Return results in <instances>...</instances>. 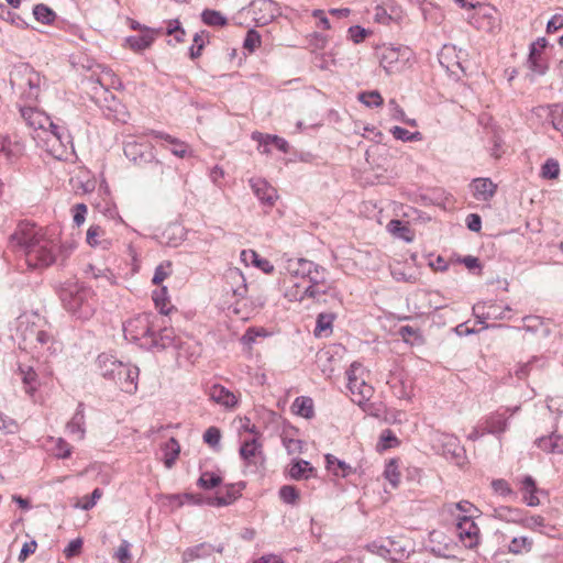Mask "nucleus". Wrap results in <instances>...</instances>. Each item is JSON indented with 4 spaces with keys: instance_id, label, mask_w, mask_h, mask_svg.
Segmentation results:
<instances>
[{
    "instance_id": "1",
    "label": "nucleus",
    "mask_w": 563,
    "mask_h": 563,
    "mask_svg": "<svg viewBox=\"0 0 563 563\" xmlns=\"http://www.w3.org/2000/svg\"><path fill=\"white\" fill-rule=\"evenodd\" d=\"M10 242L24 253L30 268H46L56 261L57 244L34 223L21 222L10 236Z\"/></svg>"
},
{
    "instance_id": "2",
    "label": "nucleus",
    "mask_w": 563,
    "mask_h": 563,
    "mask_svg": "<svg viewBox=\"0 0 563 563\" xmlns=\"http://www.w3.org/2000/svg\"><path fill=\"white\" fill-rule=\"evenodd\" d=\"M63 307L80 320L90 319L96 310L95 292L78 282L68 280L58 289Z\"/></svg>"
},
{
    "instance_id": "3",
    "label": "nucleus",
    "mask_w": 563,
    "mask_h": 563,
    "mask_svg": "<svg viewBox=\"0 0 563 563\" xmlns=\"http://www.w3.org/2000/svg\"><path fill=\"white\" fill-rule=\"evenodd\" d=\"M97 367L102 377L114 382L118 387L128 394L137 389L139 367L117 360L113 355L101 353L97 357Z\"/></svg>"
},
{
    "instance_id": "4",
    "label": "nucleus",
    "mask_w": 563,
    "mask_h": 563,
    "mask_svg": "<svg viewBox=\"0 0 563 563\" xmlns=\"http://www.w3.org/2000/svg\"><path fill=\"white\" fill-rule=\"evenodd\" d=\"M369 372L360 362H353L346 369L347 388L353 401L362 407L367 415H373V402H369L374 388L366 382Z\"/></svg>"
},
{
    "instance_id": "5",
    "label": "nucleus",
    "mask_w": 563,
    "mask_h": 563,
    "mask_svg": "<svg viewBox=\"0 0 563 563\" xmlns=\"http://www.w3.org/2000/svg\"><path fill=\"white\" fill-rule=\"evenodd\" d=\"M11 84L24 88L22 98L26 101H37L42 87L46 86V79L29 65H22L11 76Z\"/></svg>"
},
{
    "instance_id": "6",
    "label": "nucleus",
    "mask_w": 563,
    "mask_h": 563,
    "mask_svg": "<svg viewBox=\"0 0 563 563\" xmlns=\"http://www.w3.org/2000/svg\"><path fill=\"white\" fill-rule=\"evenodd\" d=\"M412 56L411 48L405 45H384L378 52L380 66L387 74L399 73L405 69Z\"/></svg>"
},
{
    "instance_id": "7",
    "label": "nucleus",
    "mask_w": 563,
    "mask_h": 563,
    "mask_svg": "<svg viewBox=\"0 0 563 563\" xmlns=\"http://www.w3.org/2000/svg\"><path fill=\"white\" fill-rule=\"evenodd\" d=\"M285 269L292 277L307 278L313 284H325V268L307 258H288Z\"/></svg>"
},
{
    "instance_id": "8",
    "label": "nucleus",
    "mask_w": 563,
    "mask_h": 563,
    "mask_svg": "<svg viewBox=\"0 0 563 563\" xmlns=\"http://www.w3.org/2000/svg\"><path fill=\"white\" fill-rule=\"evenodd\" d=\"M153 330L151 314L147 313L139 314L123 323L124 338L131 342L140 343L141 346H148Z\"/></svg>"
},
{
    "instance_id": "9",
    "label": "nucleus",
    "mask_w": 563,
    "mask_h": 563,
    "mask_svg": "<svg viewBox=\"0 0 563 563\" xmlns=\"http://www.w3.org/2000/svg\"><path fill=\"white\" fill-rule=\"evenodd\" d=\"M456 534L467 549H475L479 543L481 530L471 519V516H459L456 518Z\"/></svg>"
},
{
    "instance_id": "10",
    "label": "nucleus",
    "mask_w": 563,
    "mask_h": 563,
    "mask_svg": "<svg viewBox=\"0 0 563 563\" xmlns=\"http://www.w3.org/2000/svg\"><path fill=\"white\" fill-rule=\"evenodd\" d=\"M251 8L257 26L267 25L282 15L279 4L273 0H254Z\"/></svg>"
},
{
    "instance_id": "11",
    "label": "nucleus",
    "mask_w": 563,
    "mask_h": 563,
    "mask_svg": "<svg viewBox=\"0 0 563 563\" xmlns=\"http://www.w3.org/2000/svg\"><path fill=\"white\" fill-rule=\"evenodd\" d=\"M124 155L134 165L143 167L144 164L153 158L154 147L147 142L129 141L124 145Z\"/></svg>"
},
{
    "instance_id": "12",
    "label": "nucleus",
    "mask_w": 563,
    "mask_h": 563,
    "mask_svg": "<svg viewBox=\"0 0 563 563\" xmlns=\"http://www.w3.org/2000/svg\"><path fill=\"white\" fill-rule=\"evenodd\" d=\"M433 446L446 459L455 461L457 464L463 459L464 449L460 444V440L452 434H441L433 440Z\"/></svg>"
},
{
    "instance_id": "13",
    "label": "nucleus",
    "mask_w": 563,
    "mask_h": 563,
    "mask_svg": "<svg viewBox=\"0 0 563 563\" xmlns=\"http://www.w3.org/2000/svg\"><path fill=\"white\" fill-rule=\"evenodd\" d=\"M263 445L257 439L244 441L240 448V456L246 466H253L257 470L265 463V455L262 450Z\"/></svg>"
},
{
    "instance_id": "14",
    "label": "nucleus",
    "mask_w": 563,
    "mask_h": 563,
    "mask_svg": "<svg viewBox=\"0 0 563 563\" xmlns=\"http://www.w3.org/2000/svg\"><path fill=\"white\" fill-rule=\"evenodd\" d=\"M224 291L231 292L236 301L243 299L247 294V286L243 273L234 267L229 268L224 274Z\"/></svg>"
},
{
    "instance_id": "15",
    "label": "nucleus",
    "mask_w": 563,
    "mask_h": 563,
    "mask_svg": "<svg viewBox=\"0 0 563 563\" xmlns=\"http://www.w3.org/2000/svg\"><path fill=\"white\" fill-rule=\"evenodd\" d=\"M29 350L47 358L56 354L58 344L49 331L42 329L41 332L36 333V338Z\"/></svg>"
},
{
    "instance_id": "16",
    "label": "nucleus",
    "mask_w": 563,
    "mask_h": 563,
    "mask_svg": "<svg viewBox=\"0 0 563 563\" xmlns=\"http://www.w3.org/2000/svg\"><path fill=\"white\" fill-rule=\"evenodd\" d=\"M20 113L26 125L34 130L46 131L47 124H51V118L35 107H21Z\"/></svg>"
},
{
    "instance_id": "17",
    "label": "nucleus",
    "mask_w": 563,
    "mask_h": 563,
    "mask_svg": "<svg viewBox=\"0 0 563 563\" xmlns=\"http://www.w3.org/2000/svg\"><path fill=\"white\" fill-rule=\"evenodd\" d=\"M470 187L474 198L479 201H489L497 191V185L490 178H475Z\"/></svg>"
},
{
    "instance_id": "18",
    "label": "nucleus",
    "mask_w": 563,
    "mask_h": 563,
    "mask_svg": "<svg viewBox=\"0 0 563 563\" xmlns=\"http://www.w3.org/2000/svg\"><path fill=\"white\" fill-rule=\"evenodd\" d=\"M251 188L253 189L254 195L261 200L262 203L267 206H273L277 194L274 187H272L265 179L263 178H252L250 179Z\"/></svg>"
},
{
    "instance_id": "19",
    "label": "nucleus",
    "mask_w": 563,
    "mask_h": 563,
    "mask_svg": "<svg viewBox=\"0 0 563 563\" xmlns=\"http://www.w3.org/2000/svg\"><path fill=\"white\" fill-rule=\"evenodd\" d=\"M161 33L159 30L144 27L143 33L139 35L128 36L125 38L126 45L134 52H141L148 48L155 41V36Z\"/></svg>"
},
{
    "instance_id": "20",
    "label": "nucleus",
    "mask_w": 563,
    "mask_h": 563,
    "mask_svg": "<svg viewBox=\"0 0 563 563\" xmlns=\"http://www.w3.org/2000/svg\"><path fill=\"white\" fill-rule=\"evenodd\" d=\"M214 551L221 553L223 551V547L220 545L214 548L212 544L202 542L197 545L187 548L181 555L183 563H189L198 559H203L210 556Z\"/></svg>"
},
{
    "instance_id": "21",
    "label": "nucleus",
    "mask_w": 563,
    "mask_h": 563,
    "mask_svg": "<svg viewBox=\"0 0 563 563\" xmlns=\"http://www.w3.org/2000/svg\"><path fill=\"white\" fill-rule=\"evenodd\" d=\"M208 395L212 401L228 409L238 404L235 395L222 385L214 384L209 388Z\"/></svg>"
},
{
    "instance_id": "22",
    "label": "nucleus",
    "mask_w": 563,
    "mask_h": 563,
    "mask_svg": "<svg viewBox=\"0 0 563 563\" xmlns=\"http://www.w3.org/2000/svg\"><path fill=\"white\" fill-rule=\"evenodd\" d=\"M85 424V405L79 402L74 416L67 422L66 429L69 434L76 435L78 440H82L86 433Z\"/></svg>"
},
{
    "instance_id": "23",
    "label": "nucleus",
    "mask_w": 563,
    "mask_h": 563,
    "mask_svg": "<svg viewBox=\"0 0 563 563\" xmlns=\"http://www.w3.org/2000/svg\"><path fill=\"white\" fill-rule=\"evenodd\" d=\"M43 328L35 323V321H30L27 317L25 320H22L19 325V332L22 339L20 343V347L23 350H29L30 345L34 342L36 338V333L41 332Z\"/></svg>"
},
{
    "instance_id": "24",
    "label": "nucleus",
    "mask_w": 563,
    "mask_h": 563,
    "mask_svg": "<svg viewBox=\"0 0 563 563\" xmlns=\"http://www.w3.org/2000/svg\"><path fill=\"white\" fill-rule=\"evenodd\" d=\"M245 488V483L239 482L235 484H230L225 487V493L218 495L209 504L217 507L231 505L234 500H236L241 496V492Z\"/></svg>"
},
{
    "instance_id": "25",
    "label": "nucleus",
    "mask_w": 563,
    "mask_h": 563,
    "mask_svg": "<svg viewBox=\"0 0 563 563\" xmlns=\"http://www.w3.org/2000/svg\"><path fill=\"white\" fill-rule=\"evenodd\" d=\"M539 449L547 453L562 454L563 453V435L552 432L550 435L541 437L536 440Z\"/></svg>"
},
{
    "instance_id": "26",
    "label": "nucleus",
    "mask_w": 563,
    "mask_h": 563,
    "mask_svg": "<svg viewBox=\"0 0 563 563\" xmlns=\"http://www.w3.org/2000/svg\"><path fill=\"white\" fill-rule=\"evenodd\" d=\"M45 133H48L46 141L54 144L57 142L60 147L66 148L68 145H71V136L69 132L62 125L54 123L51 120V124H47Z\"/></svg>"
},
{
    "instance_id": "27",
    "label": "nucleus",
    "mask_w": 563,
    "mask_h": 563,
    "mask_svg": "<svg viewBox=\"0 0 563 563\" xmlns=\"http://www.w3.org/2000/svg\"><path fill=\"white\" fill-rule=\"evenodd\" d=\"M508 428V418L505 413L495 412L485 420V432L494 435H500Z\"/></svg>"
},
{
    "instance_id": "28",
    "label": "nucleus",
    "mask_w": 563,
    "mask_h": 563,
    "mask_svg": "<svg viewBox=\"0 0 563 563\" xmlns=\"http://www.w3.org/2000/svg\"><path fill=\"white\" fill-rule=\"evenodd\" d=\"M521 490L523 492V500L530 507H536L540 504L537 494L540 492L537 487L536 481L532 476L526 475L520 482Z\"/></svg>"
},
{
    "instance_id": "29",
    "label": "nucleus",
    "mask_w": 563,
    "mask_h": 563,
    "mask_svg": "<svg viewBox=\"0 0 563 563\" xmlns=\"http://www.w3.org/2000/svg\"><path fill=\"white\" fill-rule=\"evenodd\" d=\"M151 134L156 139H161V140H164L165 142L169 143L170 144L169 150L175 156H177L179 158H184L186 156L188 145L185 142H183L167 133L159 132V131L152 130Z\"/></svg>"
},
{
    "instance_id": "30",
    "label": "nucleus",
    "mask_w": 563,
    "mask_h": 563,
    "mask_svg": "<svg viewBox=\"0 0 563 563\" xmlns=\"http://www.w3.org/2000/svg\"><path fill=\"white\" fill-rule=\"evenodd\" d=\"M523 511L519 508H512L509 506H500L497 508H494L493 510V517L495 519L506 521V522H512V523H521Z\"/></svg>"
},
{
    "instance_id": "31",
    "label": "nucleus",
    "mask_w": 563,
    "mask_h": 563,
    "mask_svg": "<svg viewBox=\"0 0 563 563\" xmlns=\"http://www.w3.org/2000/svg\"><path fill=\"white\" fill-rule=\"evenodd\" d=\"M173 345H175V334L172 329L164 328L158 333L153 330L148 346L167 349Z\"/></svg>"
},
{
    "instance_id": "32",
    "label": "nucleus",
    "mask_w": 563,
    "mask_h": 563,
    "mask_svg": "<svg viewBox=\"0 0 563 563\" xmlns=\"http://www.w3.org/2000/svg\"><path fill=\"white\" fill-rule=\"evenodd\" d=\"M523 528L538 531L541 533L550 534V531H552L554 528L545 522V519L542 516L534 515V516H526L522 515V520L520 523Z\"/></svg>"
},
{
    "instance_id": "33",
    "label": "nucleus",
    "mask_w": 563,
    "mask_h": 563,
    "mask_svg": "<svg viewBox=\"0 0 563 563\" xmlns=\"http://www.w3.org/2000/svg\"><path fill=\"white\" fill-rule=\"evenodd\" d=\"M387 230L396 238L402 239L406 242H411L415 238V234L408 223H405L401 220H390L387 224Z\"/></svg>"
},
{
    "instance_id": "34",
    "label": "nucleus",
    "mask_w": 563,
    "mask_h": 563,
    "mask_svg": "<svg viewBox=\"0 0 563 563\" xmlns=\"http://www.w3.org/2000/svg\"><path fill=\"white\" fill-rule=\"evenodd\" d=\"M298 288V285H295ZM320 286H325V284H313L310 283L308 287H306L301 292L296 289L295 292L287 291L286 297L290 300L302 301L305 298L319 299L321 297Z\"/></svg>"
},
{
    "instance_id": "35",
    "label": "nucleus",
    "mask_w": 563,
    "mask_h": 563,
    "mask_svg": "<svg viewBox=\"0 0 563 563\" xmlns=\"http://www.w3.org/2000/svg\"><path fill=\"white\" fill-rule=\"evenodd\" d=\"M335 319L333 313L322 312L319 313L316 321L314 335L329 336L332 333V324Z\"/></svg>"
},
{
    "instance_id": "36",
    "label": "nucleus",
    "mask_w": 563,
    "mask_h": 563,
    "mask_svg": "<svg viewBox=\"0 0 563 563\" xmlns=\"http://www.w3.org/2000/svg\"><path fill=\"white\" fill-rule=\"evenodd\" d=\"M539 109L548 111V119L550 120L553 129H555L556 131H563V104L562 103H553V104L542 106Z\"/></svg>"
},
{
    "instance_id": "37",
    "label": "nucleus",
    "mask_w": 563,
    "mask_h": 563,
    "mask_svg": "<svg viewBox=\"0 0 563 563\" xmlns=\"http://www.w3.org/2000/svg\"><path fill=\"white\" fill-rule=\"evenodd\" d=\"M533 540L526 536L515 537L508 544V552L511 554L529 553L532 550Z\"/></svg>"
},
{
    "instance_id": "38",
    "label": "nucleus",
    "mask_w": 563,
    "mask_h": 563,
    "mask_svg": "<svg viewBox=\"0 0 563 563\" xmlns=\"http://www.w3.org/2000/svg\"><path fill=\"white\" fill-rule=\"evenodd\" d=\"M294 412L303 418H312L314 415L313 402L310 397H297L292 404Z\"/></svg>"
},
{
    "instance_id": "39",
    "label": "nucleus",
    "mask_w": 563,
    "mask_h": 563,
    "mask_svg": "<svg viewBox=\"0 0 563 563\" xmlns=\"http://www.w3.org/2000/svg\"><path fill=\"white\" fill-rule=\"evenodd\" d=\"M142 168L146 170V176L148 178L162 181L165 173V165L155 157V154H153V158L146 162Z\"/></svg>"
},
{
    "instance_id": "40",
    "label": "nucleus",
    "mask_w": 563,
    "mask_h": 563,
    "mask_svg": "<svg viewBox=\"0 0 563 563\" xmlns=\"http://www.w3.org/2000/svg\"><path fill=\"white\" fill-rule=\"evenodd\" d=\"M201 21L209 26H224L228 24V19L217 10L205 9L201 12Z\"/></svg>"
},
{
    "instance_id": "41",
    "label": "nucleus",
    "mask_w": 563,
    "mask_h": 563,
    "mask_svg": "<svg viewBox=\"0 0 563 563\" xmlns=\"http://www.w3.org/2000/svg\"><path fill=\"white\" fill-rule=\"evenodd\" d=\"M104 230L99 225H91L87 231V243L91 246H101L107 249L109 241L107 239L100 240L104 235Z\"/></svg>"
},
{
    "instance_id": "42",
    "label": "nucleus",
    "mask_w": 563,
    "mask_h": 563,
    "mask_svg": "<svg viewBox=\"0 0 563 563\" xmlns=\"http://www.w3.org/2000/svg\"><path fill=\"white\" fill-rule=\"evenodd\" d=\"M164 450H165V459H164L165 466L170 468L175 464V461L177 460V457L179 455V452H180L179 443L177 442V440L175 438H170L164 444Z\"/></svg>"
},
{
    "instance_id": "43",
    "label": "nucleus",
    "mask_w": 563,
    "mask_h": 563,
    "mask_svg": "<svg viewBox=\"0 0 563 563\" xmlns=\"http://www.w3.org/2000/svg\"><path fill=\"white\" fill-rule=\"evenodd\" d=\"M313 467L310 465L308 461L305 460H296L290 464L288 470V475L294 479H301L303 477H308L306 475L307 472H312Z\"/></svg>"
},
{
    "instance_id": "44",
    "label": "nucleus",
    "mask_w": 563,
    "mask_h": 563,
    "mask_svg": "<svg viewBox=\"0 0 563 563\" xmlns=\"http://www.w3.org/2000/svg\"><path fill=\"white\" fill-rule=\"evenodd\" d=\"M33 15L36 21L43 24H52L56 19V13L43 3H38L33 8Z\"/></svg>"
},
{
    "instance_id": "45",
    "label": "nucleus",
    "mask_w": 563,
    "mask_h": 563,
    "mask_svg": "<svg viewBox=\"0 0 563 563\" xmlns=\"http://www.w3.org/2000/svg\"><path fill=\"white\" fill-rule=\"evenodd\" d=\"M209 42V32L207 31H200L195 34L194 36V44L189 48V56L191 59H196L201 55V52L206 45V43Z\"/></svg>"
},
{
    "instance_id": "46",
    "label": "nucleus",
    "mask_w": 563,
    "mask_h": 563,
    "mask_svg": "<svg viewBox=\"0 0 563 563\" xmlns=\"http://www.w3.org/2000/svg\"><path fill=\"white\" fill-rule=\"evenodd\" d=\"M325 462H327V468L329 471H332L335 475L340 474L336 471V467L341 470V475L343 477L347 476L352 471V467L349 464H346L344 461L339 460L338 457H335L332 454L325 455Z\"/></svg>"
},
{
    "instance_id": "47",
    "label": "nucleus",
    "mask_w": 563,
    "mask_h": 563,
    "mask_svg": "<svg viewBox=\"0 0 563 563\" xmlns=\"http://www.w3.org/2000/svg\"><path fill=\"white\" fill-rule=\"evenodd\" d=\"M507 311H511L509 306L501 309L498 305L490 302L486 303V311H483L482 316L484 319L503 320L507 318Z\"/></svg>"
},
{
    "instance_id": "48",
    "label": "nucleus",
    "mask_w": 563,
    "mask_h": 563,
    "mask_svg": "<svg viewBox=\"0 0 563 563\" xmlns=\"http://www.w3.org/2000/svg\"><path fill=\"white\" fill-rule=\"evenodd\" d=\"M357 99L368 108L380 107L384 102L383 97L377 90L360 92Z\"/></svg>"
},
{
    "instance_id": "49",
    "label": "nucleus",
    "mask_w": 563,
    "mask_h": 563,
    "mask_svg": "<svg viewBox=\"0 0 563 563\" xmlns=\"http://www.w3.org/2000/svg\"><path fill=\"white\" fill-rule=\"evenodd\" d=\"M222 482V478L211 472H205L200 475L197 485L203 489H212L219 486Z\"/></svg>"
},
{
    "instance_id": "50",
    "label": "nucleus",
    "mask_w": 563,
    "mask_h": 563,
    "mask_svg": "<svg viewBox=\"0 0 563 563\" xmlns=\"http://www.w3.org/2000/svg\"><path fill=\"white\" fill-rule=\"evenodd\" d=\"M153 300L155 302V307L159 309L162 314H168L172 308H168V299H167V288L162 287L158 290L153 292Z\"/></svg>"
},
{
    "instance_id": "51",
    "label": "nucleus",
    "mask_w": 563,
    "mask_h": 563,
    "mask_svg": "<svg viewBox=\"0 0 563 563\" xmlns=\"http://www.w3.org/2000/svg\"><path fill=\"white\" fill-rule=\"evenodd\" d=\"M390 133L396 140L402 141V142H411V141H419L421 140V133L420 132H409L408 130L401 128V126H394L390 129Z\"/></svg>"
},
{
    "instance_id": "52",
    "label": "nucleus",
    "mask_w": 563,
    "mask_h": 563,
    "mask_svg": "<svg viewBox=\"0 0 563 563\" xmlns=\"http://www.w3.org/2000/svg\"><path fill=\"white\" fill-rule=\"evenodd\" d=\"M399 444V440L394 434L390 429H385L379 437V442L377 444L379 450H387L395 448Z\"/></svg>"
},
{
    "instance_id": "53",
    "label": "nucleus",
    "mask_w": 563,
    "mask_h": 563,
    "mask_svg": "<svg viewBox=\"0 0 563 563\" xmlns=\"http://www.w3.org/2000/svg\"><path fill=\"white\" fill-rule=\"evenodd\" d=\"M560 174L558 161L549 158L541 167V176L545 179H555Z\"/></svg>"
},
{
    "instance_id": "54",
    "label": "nucleus",
    "mask_w": 563,
    "mask_h": 563,
    "mask_svg": "<svg viewBox=\"0 0 563 563\" xmlns=\"http://www.w3.org/2000/svg\"><path fill=\"white\" fill-rule=\"evenodd\" d=\"M492 488L501 497H516V493L512 490L509 483L503 478L494 479L492 482Z\"/></svg>"
},
{
    "instance_id": "55",
    "label": "nucleus",
    "mask_w": 563,
    "mask_h": 563,
    "mask_svg": "<svg viewBox=\"0 0 563 563\" xmlns=\"http://www.w3.org/2000/svg\"><path fill=\"white\" fill-rule=\"evenodd\" d=\"M280 499L289 505H295L299 499V493L295 486L284 485L279 489Z\"/></svg>"
},
{
    "instance_id": "56",
    "label": "nucleus",
    "mask_w": 563,
    "mask_h": 563,
    "mask_svg": "<svg viewBox=\"0 0 563 563\" xmlns=\"http://www.w3.org/2000/svg\"><path fill=\"white\" fill-rule=\"evenodd\" d=\"M172 273V263L169 261L161 263L154 272V276L152 278V283L154 285H159L165 278H167Z\"/></svg>"
},
{
    "instance_id": "57",
    "label": "nucleus",
    "mask_w": 563,
    "mask_h": 563,
    "mask_svg": "<svg viewBox=\"0 0 563 563\" xmlns=\"http://www.w3.org/2000/svg\"><path fill=\"white\" fill-rule=\"evenodd\" d=\"M24 152V145L19 141H12L9 139L8 146L5 150V157L8 161L13 162Z\"/></svg>"
},
{
    "instance_id": "58",
    "label": "nucleus",
    "mask_w": 563,
    "mask_h": 563,
    "mask_svg": "<svg viewBox=\"0 0 563 563\" xmlns=\"http://www.w3.org/2000/svg\"><path fill=\"white\" fill-rule=\"evenodd\" d=\"M131 543L126 540H122L121 544L117 549L114 553V558L120 563H131L132 562V555H131Z\"/></svg>"
},
{
    "instance_id": "59",
    "label": "nucleus",
    "mask_w": 563,
    "mask_h": 563,
    "mask_svg": "<svg viewBox=\"0 0 563 563\" xmlns=\"http://www.w3.org/2000/svg\"><path fill=\"white\" fill-rule=\"evenodd\" d=\"M19 372L22 375V380L24 385L29 387V390H34L37 378V374L35 373V371L32 367H23L20 365Z\"/></svg>"
},
{
    "instance_id": "60",
    "label": "nucleus",
    "mask_w": 563,
    "mask_h": 563,
    "mask_svg": "<svg viewBox=\"0 0 563 563\" xmlns=\"http://www.w3.org/2000/svg\"><path fill=\"white\" fill-rule=\"evenodd\" d=\"M384 475L386 479L393 485V487H397L399 483L400 473L397 470V464L395 461H390L386 465Z\"/></svg>"
},
{
    "instance_id": "61",
    "label": "nucleus",
    "mask_w": 563,
    "mask_h": 563,
    "mask_svg": "<svg viewBox=\"0 0 563 563\" xmlns=\"http://www.w3.org/2000/svg\"><path fill=\"white\" fill-rule=\"evenodd\" d=\"M261 44V35L255 30H249L244 38L243 47L249 52L254 49Z\"/></svg>"
},
{
    "instance_id": "62",
    "label": "nucleus",
    "mask_w": 563,
    "mask_h": 563,
    "mask_svg": "<svg viewBox=\"0 0 563 563\" xmlns=\"http://www.w3.org/2000/svg\"><path fill=\"white\" fill-rule=\"evenodd\" d=\"M220 440L221 431L217 427H210L203 433V441L212 448L219 445Z\"/></svg>"
},
{
    "instance_id": "63",
    "label": "nucleus",
    "mask_w": 563,
    "mask_h": 563,
    "mask_svg": "<svg viewBox=\"0 0 563 563\" xmlns=\"http://www.w3.org/2000/svg\"><path fill=\"white\" fill-rule=\"evenodd\" d=\"M349 36L350 38L355 43L358 44L365 40V37L368 35V31L360 25H353L350 26L349 30Z\"/></svg>"
},
{
    "instance_id": "64",
    "label": "nucleus",
    "mask_w": 563,
    "mask_h": 563,
    "mask_svg": "<svg viewBox=\"0 0 563 563\" xmlns=\"http://www.w3.org/2000/svg\"><path fill=\"white\" fill-rule=\"evenodd\" d=\"M82 548V540L80 538L71 540L68 545L64 549V555L67 559L77 556Z\"/></svg>"
}]
</instances>
